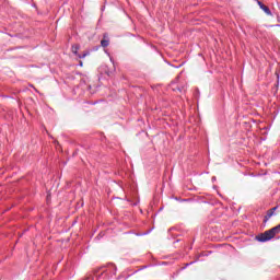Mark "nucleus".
<instances>
[{"label": "nucleus", "mask_w": 280, "mask_h": 280, "mask_svg": "<svg viewBox=\"0 0 280 280\" xmlns=\"http://www.w3.org/2000/svg\"><path fill=\"white\" fill-rule=\"evenodd\" d=\"M279 234H280V224H278L277 226L270 230L265 231L264 233L256 235L255 240L256 242L266 243V242H270V240H275V237H277V235Z\"/></svg>", "instance_id": "nucleus-1"}, {"label": "nucleus", "mask_w": 280, "mask_h": 280, "mask_svg": "<svg viewBox=\"0 0 280 280\" xmlns=\"http://www.w3.org/2000/svg\"><path fill=\"white\" fill-rule=\"evenodd\" d=\"M194 264V261H191L190 264H188L187 266H191Z\"/></svg>", "instance_id": "nucleus-10"}, {"label": "nucleus", "mask_w": 280, "mask_h": 280, "mask_svg": "<svg viewBox=\"0 0 280 280\" xmlns=\"http://www.w3.org/2000/svg\"><path fill=\"white\" fill-rule=\"evenodd\" d=\"M78 49H80V47H74V49H73V47H72V51H73V54L75 55V56H78V58H86V56H89V51H84L83 54H81V55H78Z\"/></svg>", "instance_id": "nucleus-3"}, {"label": "nucleus", "mask_w": 280, "mask_h": 280, "mask_svg": "<svg viewBox=\"0 0 280 280\" xmlns=\"http://www.w3.org/2000/svg\"><path fill=\"white\" fill-rule=\"evenodd\" d=\"M79 66H80V67H83V62H82V61H79Z\"/></svg>", "instance_id": "nucleus-8"}, {"label": "nucleus", "mask_w": 280, "mask_h": 280, "mask_svg": "<svg viewBox=\"0 0 280 280\" xmlns=\"http://www.w3.org/2000/svg\"><path fill=\"white\" fill-rule=\"evenodd\" d=\"M258 5H259V8H261V5H264V3H261V1H258Z\"/></svg>", "instance_id": "nucleus-7"}, {"label": "nucleus", "mask_w": 280, "mask_h": 280, "mask_svg": "<svg viewBox=\"0 0 280 280\" xmlns=\"http://www.w3.org/2000/svg\"><path fill=\"white\" fill-rule=\"evenodd\" d=\"M50 198H51L50 195H47V201H49Z\"/></svg>", "instance_id": "nucleus-9"}, {"label": "nucleus", "mask_w": 280, "mask_h": 280, "mask_svg": "<svg viewBox=\"0 0 280 280\" xmlns=\"http://www.w3.org/2000/svg\"><path fill=\"white\" fill-rule=\"evenodd\" d=\"M260 10L265 11V13H267L268 16L272 15V12L270 11V8L266 7V4H261Z\"/></svg>", "instance_id": "nucleus-4"}, {"label": "nucleus", "mask_w": 280, "mask_h": 280, "mask_svg": "<svg viewBox=\"0 0 280 280\" xmlns=\"http://www.w3.org/2000/svg\"><path fill=\"white\" fill-rule=\"evenodd\" d=\"M109 268H110L112 270H114V275H115V272H116V270H117V267H116L114 264H109Z\"/></svg>", "instance_id": "nucleus-6"}, {"label": "nucleus", "mask_w": 280, "mask_h": 280, "mask_svg": "<svg viewBox=\"0 0 280 280\" xmlns=\"http://www.w3.org/2000/svg\"><path fill=\"white\" fill-rule=\"evenodd\" d=\"M101 45L103 47H108V45H110V42L108 39H103V40H101Z\"/></svg>", "instance_id": "nucleus-5"}, {"label": "nucleus", "mask_w": 280, "mask_h": 280, "mask_svg": "<svg viewBox=\"0 0 280 280\" xmlns=\"http://www.w3.org/2000/svg\"><path fill=\"white\" fill-rule=\"evenodd\" d=\"M277 211V207H273L271 209H269L264 218V222L266 224V222H268V220H270V218H272V215H275V212Z\"/></svg>", "instance_id": "nucleus-2"}]
</instances>
